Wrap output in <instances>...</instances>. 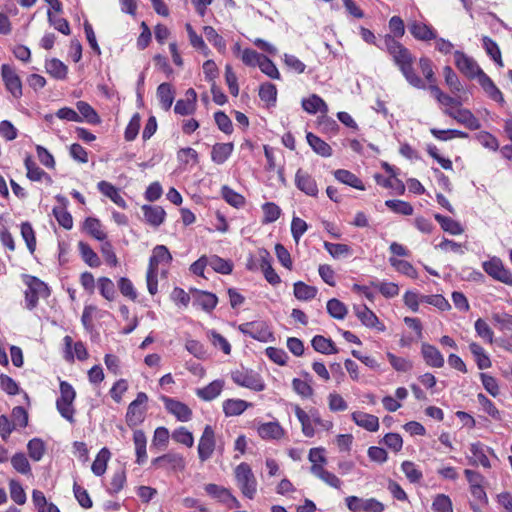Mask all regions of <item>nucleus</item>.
I'll return each mask as SVG.
<instances>
[{"instance_id": "obj_1", "label": "nucleus", "mask_w": 512, "mask_h": 512, "mask_svg": "<svg viewBox=\"0 0 512 512\" xmlns=\"http://www.w3.org/2000/svg\"><path fill=\"white\" fill-rule=\"evenodd\" d=\"M454 61L459 71L469 79H476L492 100L500 104L505 103L501 91L496 87L491 78L483 72L476 61L459 51L454 53Z\"/></svg>"}, {"instance_id": "obj_2", "label": "nucleus", "mask_w": 512, "mask_h": 512, "mask_svg": "<svg viewBox=\"0 0 512 512\" xmlns=\"http://www.w3.org/2000/svg\"><path fill=\"white\" fill-rule=\"evenodd\" d=\"M386 47L395 63L400 68L406 80L414 87L422 88V80L415 74L412 64L414 58L407 48L392 37L385 39Z\"/></svg>"}, {"instance_id": "obj_3", "label": "nucleus", "mask_w": 512, "mask_h": 512, "mask_svg": "<svg viewBox=\"0 0 512 512\" xmlns=\"http://www.w3.org/2000/svg\"><path fill=\"white\" fill-rule=\"evenodd\" d=\"M468 99V94L463 92L457 98L450 97V117L468 129L476 130L480 128L479 120L468 110L461 108L462 101Z\"/></svg>"}, {"instance_id": "obj_4", "label": "nucleus", "mask_w": 512, "mask_h": 512, "mask_svg": "<svg viewBox=\"0 0 512 512\" xmlns=\"http://www.w3.org/2000/svg\"><path fill=\"white\" fill-rule=\"evenodd\" d=\"M234 475L242 494L249 499H253L257 492V480L251 467L242 462L235 468Z\"/></svg>"}, {"instance_id": "obj_5", "label": "nucleus", "mask_w": 512, "mask_h": 512, "mask_svg": "<svg viewBox=\"0 0 512 512\" xmlns=\"http://www.w3.org/2000/svg\"><path fill=\"white\" fill-rule=\"evenodd\" d=\"M76 397L74 388L67 382H60V397L56 401V407L60 415L70 423L74 422L75 409L73 402Z\"/></svg>"}, {"instance_id": "obj_6", "label": "nucleus", "mask_w": 512, "mask_h": 512, "mask_svg": "<svg viewBox=\"0 0 512 512\" xmlns=\"http://www.w3.org/2000/svg\"><path fill=\"white\" fill-rule=\"evenodd\" d=\"M147 401V395L144 392H140L137 394L136 399L129 404L126 421L130 427H134L144 420L145 404Z\"/></svg>"}, {"instance_id": "obj_7", "label": "nucleus", "mask_w": 512, "mask_h": 512, "mask_svg": "<svg viewBox=\"0 0 512 512\" xmlns=\"http://www.w3.org/2000/svg\"><path fill=\"white\" fill-rule=\"evenodd\" d=\"M483 269L495 280L507 285H512V275L507 269H505L500 259L492 258L491 260L484 262Z\"/></svg>"}, {"instance_id": "obj_8", "label": "nucleus", "mask_w": 512, "mask_h": 512, "mask_svg": "<svg viewBox=\"0 0 512 512\" xmlns=\"http://www.w3.org/2000/svg\"><path fill=\"white\" fill-rule=\"evenodd\" d=\"M233 381L242 387L252 389L254 391H262L264 384L259 376L251 371L236 370L231 375Z\"/></svg>"}, {"instance_id": "obj_9", "label": "nucleus", "mask_w": 512, "mask_h": 512, "mask_svg": "<svg viewBox=\"0 0 512 512\" xmlns=\"http://www.w3.org/2000/svg\"><path fill=\"white\" fill-rule=\"evenodd\" d=\"M2 79L5 83L6 89L16 98L22 95V84L16 71L8 64H3L1 67Z\"/></svg>"}, {"instance_id": "obj_10", "label": "nucleus", "mask_w": 512, "mask_h": 512, "mask_svg": "<svg viewBox=\"0 0 512 512\" xmlns=\"http://www.w3.org/2000/svg\"><path fill=\"white\" fill-rule=\"evenodd\" d=\"M215 449V434L211 426L204 428L198 444V455L201 461H206L211 457Z\"/></svg>"}, {"instance_id": "obj_11", "label": "nucleus", "mask_w": 512, "mask_h": 512, "mask_svg": "<svg viewBox=\"0 0 512 512\" xmlns=\"http://www.w3.org/2000/svg\"><path fill=\"white\" fill-rule=\"evenodd\" d=\"M239 330L250 337L259 341H266L271 337V332L268 326L262 321H253L243 323L239 326Z\"/></svg>"}, {"instance_id": "obj_12", "label": "nucleus", "mask_w": 512, "mask_h": 512, "mask_svg": "<svg viewBox=\"0 0 512 512\" xmlns=\"http://www.w3.org/2000/svg\"><path fill=\"white\" fill-rule=\"evenodd\" d=\"M163 402L165 404V408L178 420L182 422L190 420L192 412L187 405L168 397H163Z\"/></svg>"}, {"instance_id": "obj_13", "label": "nucleus", "mask_w": 512, "mask_h": 512, "mask_svg": "<svg viewBox=\"0 0 512 512\" xmlns=\"http://www.w3.org/2000/svg\"><path fill=\"white\" fill-rule=\"evenodd\" d=\"M296 186L309 196H316L318 188L315 180L307 172L299 169L295 175Z\"/></svg>"}, {"instance_id": "obj_14", "label": "nucleus", "mask_w": 512, "mask_h": 512, "mask_svg": "<svg viewBox=\"0 0 512 512\" xmlns=\"http://www.w3.org/2000/svg\"><path fill=\"white\" fill-rule=\"evenodd\" d=\"M153 465L168 466L173 470H184L185 460L182 455L177 453H167L159 456L152 461Z\"/></svg>"}, {"instance_id": "obj_15", "label": "nucleus", "mask_w": 512, "mask_h": 512, "mask_svg": "<svg viewBox=\"0 0 512 512\" xmlns=\"http://www.w3.org/2000/svg\"><path fill=\"white\" fill-rule=\"evenodd\" d=\"M302 108L309 114L320 112L323 116L328 113V105L316 94H312L308 98L302 100Z\"/></svg>"}, {"instance_id": "obj_16", "label": "nucleus", "mask_w": 512, "mask_h": 512, "mask_svg": "<svg viewBox=\"0 0 512 512\" xmlns=\"http://www.w3.org/2000/svg\"><path fill=\"white\" fill-rule=\"evenodd\" d=\"M352 419L358 426L367 431L375 432L379 429V420L375 415L357 411L352 413Z\"/></svg>"}, {"instance_id": "obj_17", "label": "nucleus", "mask_w": 512, "mask_h": 512, "mask_svg": "<svg viewBox=\"0 0 512 512\" xmlns=\"http://www.w3.org/2000/svg\"><path fill=\"white\" fill-rule=\"evenodd\" d=\"M133 442L136 453V463L141 465L147 459L146 446L147 438L142 430H135L133 433Z\"/></svg>"}, {"instance_id": "obj_18", "label": "nucleus", "mask_w": 512, "mask_h": 512, "mask_svg": "<svg viewBox=\"0 0 512 512\" xmlns=\"http://www.w3.org/2000/svg\"><path fill=\"white\" fill-rule=\"evenodd\" d=\"M97 187L103 195L110 198L117 206L126 208V201L120 195L119 190L114 185L107 181H100L97 184Z\"/></svg>"}, {"instance_id": "obj_19", "label": "nucleus", "mask_w": 512, "mask_h": 512, "mask_svg": "<svg viewBox=\"0 0 512 512\" xmlns=\"http://www.w3.org/2000/svg\"><path fill=\"white\" fill-rule=\"evenodd\" d=\"M204 489L206 493L212 496L213 498L219 499L220 501L223 502L232 500L236 507L240 506L239 501L225 487L210 483L205 485Z\"/></svg>"}, {"instance_id": "obj_20", "label": "nucleus", "mask_w": 512, "mask_h": 512, "mask_svg": "<svg viewBox=\"0 0 512 512\" xmlns=\"http://www.w3.org/2000/svg\"><path fill=\"white\" fill-rule=\"evenodd\" d=\"M410 33L418 40L428 41L436 38L433 30L426 24L418 21H413L408 24Z\"/></svg>"}, {"instance_id": "obj_21", "label": "nucleus", "mask_w": 512, "mask_h": 512, "mask_svg": "<svg viewBox=\"0 0 512 512\" xmlns=\"http://www.w3.org/2000/svg\"><path fill=\"white\" fill-rule=\"evenodd\" d=\"M258 434L266 440L280 439L284 435V430L277 422H267L258 427Z\"/></svg>"}, {"instance_id": "obj_22", "label": "nucleus", "mask_w": 512, "mask_h": 512, "mask_svg": "<svg viewBox=\"0 0 512 512\" xmlns=\"http://www.w3.org/2000/svg\"><path fill=\"white\" fill-rule=\"evenodd\" d=\"M145 220L153 226H159L165 219V211L160 206L144 205L142 207Z\"/></svg>"}, {"instance_id": "obj_23", "label": "nucleus", "mask_w": 512, "mask_h": 512, "mask_svg": "<svg viewBox=\"0 0 512 512\" xmlns=\"http://www.w3.org/2000/svg\"><path fill=\"white\" fill-rule=\"evenodd\" d=\"M234 149L233 143H217L211 151V159L216 164H223Z\"/></svg>"}, {"instance_id": "obj_24", "label": "nucleus", "mask_w": 512, "mask_h": 512, "mask_svg": "<svg viewBox=\"0 0 512 512\" xmlns=\"http://www.w3.org/2000/svg\"><path fill=\"white\" fill-rule=\"evenodd\" d=\"M311 473L331 487L338 489L342 484L335 474L325 470L321 465H312Z\"/></svg>"}, {"instance_id": "obj_25", "label": "nucleus", "mask_w": 512, "mask_h": 512, "mask_svg": "<svg viewBox=\"0 0 512 512\" xmlns=\"http://www.w3.org/2000/svg\"><path fill=\"white\" fill-rule=\"evenodd\" d=\"M223 386L224 382L222 380H215L204 388L198 389L196 394L205 401H211L221 393Z\"/></svg>"}, {"instance_id": "obj_26", "label": "nucleus", "mask_w": 512, "mask_h": 512, "mask_svg": "<svg viewBox=\"0 0 512 512\" xmlns=\"http://www.w3.org/2000/svg\"><path fill=\"white\" fill-rule=\"evenodd\" d=\"M307 142L313 149V151L323 157H329L332 155V149L328 143L320 139L313 133H307Z\"/></svg>"}, {"instance_id": "obj_27", "label": "nucleus", "mask_w": 512, "mask_h": 512, "mask_svg": "<svg viewBox=\"0 0 512 512\" xmlns=\"http://www.w3.org/2000/svg\"><path fill=\"white\" fill-rule=\"evenodd\" d=\"M77 110L79 111V115L82 118V121L85 120L89 124H99L101 119L95 109L84 101H78L76 103Z\"/></svg>"}, {"instance_id": "obj_28", "label": "nucleus", "mask_w": 512, "mask_h": 512, "mask_svg": "<svg viewBox=\"0 0 512 512\" xmlns=\"http://www.w3.org/2000/svg\"><path fill=\"white\" fill-rule=\"evenodd\" d=\"M157 98L165 111H168L171 108L174 101V92L169 83H162L158 86Z\"/></svg>"}, {"instance_id": "obj_29", "label": "nucleus", "mask_w": 512, "mask_h": 512, "mask_svg": "<svg viewBox=\"0 0 512 512\" xmlns=\"http://www.w3.org/2000/svg\"><path fill=\"white\" fill-rule=\"evenodd\" d=\"M422 354L426 363L430 366L441 367L444 364V358L441 353L434 347L428 344H423Z\"/></svg>"}, {"instance_id": "obj_30", "label": "nucleus", "mask_w": 512, "mask_h": 512, "mask_svg": "<svg viewBox=\"0 0 512 512\" xmlns=\"http://www.w3.org/2000/svg\"><path fill=\"white\" fill-rule=\"evenodd\" d=\"M172 261V255L168 248L164 245H157L153 251L152 256L149 260V266L158 268L160 263H170Z\"/></svg>"}, {"instance_id": "obj_31", "label": "nucleus", "mask_w": 512, "mask_h": 512, "mask_svg": "<svg viewBox=\"0 0 512 512\" xmlns=\"http://www.w3.org/2000/svg\"><path fill=\"white\" fill-rule=\"evenodd\" d=\"M334 176L338 181L346 185H349L353 188L359 190L365 189L364 185L362 184V181L356 175H354L348 170L338 169L334 172Z\"/></svg>"}, {"instance_id": "obj_32", "label": "nucleus", "mask_w": 512, "mask_h": 512, "mask_svg": "<svg viewBox=\"0 0 512 512\" xmlns=\"http://www.w3.org/2000/svg\"><path fill=\"white\" fill-rule=\"evenodd\" d=\"M470 451L473 455V457L470 458V463L472 465L480 464L484 468L491 467L490 461L485 453L484 446L481 443H473L471 445Z\"/></svg>"}, {"instance_id": "obj_33", "label": "nucleus", "mask_w": 512, "mask_h": 512, "mask_svg": "<svg viewBox=\"0 0 512 512\" xmlns=\"http://www.w3.org/2000/svg\"><path fill=\"white\" fill-rule=\"evenodd\" d=\"M110 455V451L107 448H102L99 451L91 467L92 472L96 476H101L105 473Z\"/></svg>"}, {"instance_id": "obj_34", "label": "nucleus", "mask_w": 512, "mask_h": 512, "mask_svg": "<svg viewBox=\"0 0 512 512\" xmlns=\"http://www.w3.org/2000/svg\"><path fill=\"white\" fill-rule=\"evenodd\" d=\"M250 404L240 399H228L223 403V410L227 416L242 414Z\"/></svg>"}, {"instance_id": "obj_35", "label": "nucleus", "mask_w": 512, "mask_h": 512, "mask_svg": "<svg viewBox=\"0 0 512 512\" xmlns=\"http://www.w3.org/2000/svg\"><path fill=\"white\" fill-rule=\"evenodd\" d=\"M317 294V288L314 286L307 285L302 281H298L294 284V296L298 300L307 301L313 299Z\"/></svg>"}, {"instance_id": "obj_36", "label": "nucleus", "mask_w": 512, "mask_h": 512, "mask_svg": "<svg viewBox=\"0 0 512 512\" xmlns=\"http://www.w3.org/2000/svg\"><path fill=\"white\" fill-rule=\"evenodd\" d=\"M84 229L87 233L99 241H103L106 238V234L102 230V225L96 218H87L84 222Z\"/></svg>"}, {"instance_id": "obj_37", "label": "nucleus", "mask_w": 512, "mask_h": 512, "mask_svg": "<svg viewBox=\"0 0 512 512\" xmlns=\"http://www.w3.org/2000/svg\"><path fill=\"white\" fill-rule=\"evenodd\" d=\"M312 347L320 353L330 354L336 353L337 349L334 347L332 340L327 339L321 335L315 336L311 341Z\"/></svg>"}, {"instance_id": "obj_38", "label": "nucleus", "mask_w": 512, "mask_h": 512, "mask_svg": "<svg viewBox=\"0 0 512 512\" xmlns=\"http://www.w3.org/2000/svg\"><path fill=\"white\" fill-rule=\"evenodd\" d=\"M469 348L471 353L475 357L479 369L483 370L491 366L490 358L486 355L484 349L480 345L476 343H471Z\"/></svg>"}, {"instance_id": "obj_39", "label": "nucleus", "mask_w": 512, "mask_h": 512, "mask_svg": "<svg viewBox=\"0 0 512 512\" xmlns=\"http://www.w3.org/2000/svg\"><path fill=\"white\" fill-rule=\"evenodd\" d=\"M78 248L81 253L83 260L90 267H98L100 265V259L97 254L92 250V248L85 242H79Z\"/></svg>"}, {"instance_id": "obj_40", "label": "nucleus", "mask_w": 512, "mask_h": 512, "mask_svg": "<svg viewBox=\"0 0 512 512\" xmlns=\"http://www.w3.org/2000/svg\"><path fill=\"white\" fill-rule=\"evenodd\" d=\"M47 72L57 79H64L67 75V66L58 59H52L46 64Z\"/></svg>"}, {"instance_id": "obj_41", "label": "nucleus", "mask_w": 512, "mask_h": 512, "mask_svg": "<svg viewBox=\"0 0 512 512\" xmlns=\"http://www.w3.org/2000/svg\"><path fill=\"white\" fill-rule=\"evenodd\" d=\"M327 312L335 319H343L347 314V308L340 300L333 298L327 302Z\"/></svg>"}, {"instance_id": "obj_42", "label": "nucleus", "mask_w": 512, "mask_h": 512, "mask_svg": "<svg viewBox=\"0 0 512 512\" xmlns=\"http://www.w3.org/2000/svg\"><path fill=\"white\" fill-rule=\"evenodd\" d=\"M359 320L367 327H374L378 322L376 315L366 306L355 308Z\"/></svg>"}, {"instance_id": "obj_43", "label": "nucleus", "mask_w": 512, "mask_h": 512, "mask_svg": "<svg viewBox=\"0 0 512 512\" xmlns=\"http://www.w3.org/2000/svg\"><path fill=\"white\" fill-rule=\"evenodd\" d=\"M222 196L226 202H228L230 205L236 208L243 206L245 203V198L241 194L229 188L228 186H223Z\"/></svg>"}, {"instance_id": "obj_44", "label": "nucleus", "mask_w": 512, "mask_h": 512, "mask_svg": "<svg viewBox=\"0 0 512 512\" xmlns=\"http://www.w3.org/2000/svg\"><path fill=\"white\" fill-rule=\"evenodd\" d=\"M483 44H484V48H485L487 54L489 56H491V58L499 66L502 67L504 64H503V61L501 58V52H500L498 45L492 39H490L489 37H486V36L483 38Z\"/></svg>"}, {"instance_id": "obj_45", "label": "nucleus", "mask_w": 512, "mask_h": 512, "mask_svg": "<svg viewBox=\"0 0 512 512\" xmlns=\"http://www.w3.org/2000/svg\"><path fill=\"white\" fill-rule=\"evenodd\" d=\"M98 288L101 295L108 301H112L115 297V286L114 283L107 277H101L98 279Z\"/></svg>"}, {"instance_id": "obj_46", "label": "nucleus", "mask_w": 512, "mask_h": 512, "mask_svg": "<svg viewBox=\"0 0 512 512\" xmlns=\"http://www.w3.org/2000/svg\"><path fill=\"white\" fill-rule=\"evenodd\" d=\"M390 264L398 271L411 278L417 277V272L414 267L407 261L390 258Z\"/></svg>"}, {"instance_id": "obj_47", "label": "nucleus", "mask_w": 512, "mask_h": 512, "mask_svg": "<svg viewBox=\"0 0 512 512\" xmlns=\"http://www.w3.org/2000/svg\"><path fill=\"white\" fill-rule=\"evenodd\" d=\"M259 97L268 104L275 103L277 97L276 86L272 83L262 84L259 89Z\"/></svg>"}, {"instance_id": "obj_48", "label": "nucleus", "mask_w": 512, "mask_h": 512, "mask_svg": "<svg viewBox=\"0 0 512 512\" xmlns=\"http://www.w3.org/2000/svg\"><path fill=\"white\" fill-rule=\"evenodd\" d=\"M53 214L57 219L60 226L65 229H71L73 226V219L69 212L65 210L64 207H55L53 209Z\"/></svg>"}, {"instance_id": "obj_49", "label": "nucleus", "mask_w": 512, "mask_h": 512, "mask_svg": "<svg viewBox=\"0 0 512 512\" xmlns=\"http://www.w3.org/2000/svg\"><path fill=\"white\" fill-rule=\"evenodd\" d=\"M208 265L216 272L222 274H229L232 271V264L218 256H212L209 258Z\"/></svg>"}, {"instance_id": "obj_50", "label": "nucleus", "mask_w": 512, "mask_h": 512, "mask_svg": "<svg viewBox=\"0 0 512 512\" xmlns=\"http://www.w3.org/2000/svg\"><path fill=\"white\" fill-rule=\"evenodd\" d=\"M385 205L392 211L402 215H411L413 213V207L408 202L402 200H387Z\"/></svg>"}, {"instance_id": "obj_51", "label": "nucleus", "mask_w": 512, "mask_h": 512, "mask_svg": "<svg viewBox=\"0 0 512 512\" xmlns=\"http://www.w3.org/2000/svg\"><path fill=\"white\" fill-rule=\"evenodd\" d=\"M258 66H259L260 70L264 74H266L268 77H270L272 79H279L280 78V74H279V71H278L277 67L266 56H263L262 58H260V62L258 64Z\"/></svg>"}, {"instance_id": "obj_52", "label": "nucleus", "mask_w": 512, "mask_h": 512, "mask_svg": "<svg viewBox=\"0 0 512 512\" xmlns=\"http://www.w3.org/2000/svg\"><path fill=\"white\" fill-rule=\"evenodd\" d=\"M186 350L198 359H205L207 351L202 343L197 340L188 339L185 343Z\"/></svg>"}, {"instance_id": "obj_53", "label": "nucleus", "mask_w": 512, "mask_h": 512, "mask_svg": "<svg viewBox=\"0 0 512 512\" xmlns=\"http://www.w3.org/2000/svg\"><path fill=\"white\" fill-rule=\"evenodd\" d=\"M26 170H27V177L32 181H40L46 173L40 169L31 159V157H26L24 161Z\"/></svg>"}, {"instance_id": "obj_54", "label": "nucleus", "mask_w": 512, "mask_h": 512, "mask_svg": "<svg viewBox=\"0 0 512 512\" xmlns=\"http://www.w3.org/2000/svg\"><path fill=\"white\" fill-rule=\"evenodd\" d=\"M41 289H44L42 283H37L28 287L27 291L25 292L27 308L32 309L36 306L39 299L38 294Z\"/></svg>"}, {"instance_id": "obj_55", "label": "nucleus", "mask_w": 512, "mask_h": 512, "mask_svg": "<svg viewBox=\"0 0 512 512\" xmlns=\"http://www.w3.org/2000/svg\"><path fill=\"white\" fill-rule=\"evenodd\" d=\"M185 28L188 33L190 44L194 48L203 51L207 55L208 48H207L204 40L202 39V37L197 35V33L194 31V29L192 28V26L189 23H187L185 25Z\"/></svg>"}, {"instance_id": "obj_56", "label": "nucleus", "mask_w": 512, "mask_h": 512, "mask_svg": "<svg viewBox=\"0 0 512 512\" xmlns=\"http://www.w3.org/2000/svg\"><path fill=\"white\" fill-rule=\"evenodd\" d=\"M172 438L176 442L186 445L187 447H192L194 444V437L192 433L184 427H180L175 430L172 434Z\"/></svg>"}, {"instance_id": "obj_57", "label": "nucleus", "mask_w": 512, "mask_h": 512, "mask_svg": "<svg viewBox=\"0 0 512 512\" xmlns=\"http://www.w3.org/2000/svg\"><path fill=\"white\" fill-rule=\"evenodd\" d=\"M203 31L206 39L215 47H217L219 50H223L225 48L224 39L217 33V31L213 27L205 26L203 28Z\"/></svg>"}, {"instance_id": "obj_58", "label": "nucleus", "mask_w": 512, "mask_h": 512, "mask_svg": "<svg viewBox=\"0 0 512 512\" xmlns=\"http://www.w3.org/2000/svg\"><path fill=\"white\" fill-rule=\"evenodd\" d=\"M21 234L27 244L29 251L33 253L36 246V239L33 228L28 222L22 223Z\"/></svg>"}, {"instance_id": "obj_59", "label": "nucleus", "mask_w": 512, "mask_h": 512, "mask_svg": "<svg viewBox=\"0 0 512 512\" xmlns=\"http://www.w3.org/2000/svg\"><path fill=\"white\" fill-rule=\"evenodd\" d=\"M263 212V223H272L279 218L281 210L276 204L268 202L263 205Z\"/></svg>"}, {"instance_id": "obj_60", "label": "nucleus", "mask_w": 512, "mask_h": 512, "mask_svg": "<svg viewBox=\"0 0 512 512\" xmlns=\"http://www.w3.org/2000/svg\"><path fill=\"white\" fill-rule=\"evenodd\" d=\"M325 248L329 252V254L334 258L349 255L351 252L350 247L348 245L340 243L325 242Z\"/></svg>"}, {"instance_id": "obj_61", "label": "nucleus", "mask_w": 512, "mask_h": 512, "mask_svg": "<svg viewBox=\"0 0 512 512\" xmlns=\"http://www.w3.org/2000/svg\"><path fill=\"white\" fill-rule=\"evenodd\" d=\"M28 452L29 456L35 460L39 461L45 451L44 443L40 439H32L28 443Z\"/></svg>"}, {"instance_id": "obj_62", "label": "nucleus", "mask_w": 512, "mask_h": 512, "mask_svg": "<svg viewBox=\"0 0 512 512\" xmlns=\"http://www.w3.org/2000/svg\"><path fill=\"white\" fill-rule=\"evenodd\" d=\"M217 301V297L212 293L198 292L197 302L202 306L203 309L207 311L214 309Z\"/></svg>"}, {"instance_id": "obj_63", "label": "nucleus", "mask_w": 512, "mask_h": 512, "mask_svg": "<svg viewBox=\"0 0 512 512\" xmlns=\"http://www.w3.org/2000/svg\"><path fill=\"white\" fill-rule=\"evenodd\" d=\"M11 464L15 470L22 474H27L30 472V464L26 456L22 453L15 454L11 459Z\"/></svg>"}, {"instance_id": "obj_64", "label": "nucleus", "mask_w": 512, "mask_h": 512, "mask_svg": "<svg viewBox=\"0 0 512 512\" xmlns=\"http://www.w3.org/2000/svg\"><path fill=\"white\" fill-rule=\"evenodd\" d=\"M9 486L12 500L19 505H23L26 501V494L22 486L14 480L10 481Z\"/></svg>"}]
</instances>
